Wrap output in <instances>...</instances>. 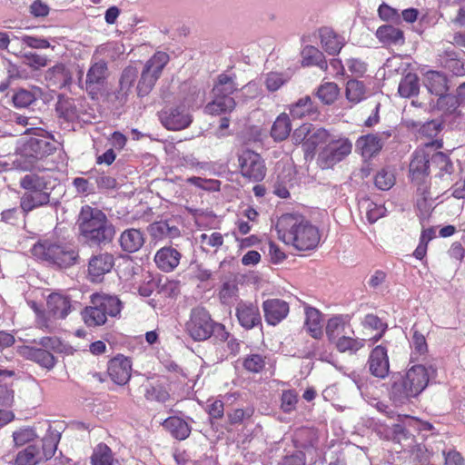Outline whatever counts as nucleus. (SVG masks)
Wrapping results in <instances>:
<instances>
[{
  "instance_id": "obj_42",
  "label": "nucleus",
  "mask_w": 465,
  "mask_h": 465,
  "mask_svg": "<svg viewBox=\"0 0 465 465\" xmlns=\"http://www.w3.org/2000/svg\"><path fill=\"white\" fill-rule=\"evenodd\" d=\"M366 93V87L362 82L358 80L348 81L346 84L345 95L351 104H356L364 100L367 96Z\"/></svg>"
},
{
  "instance_id": "obj_21",
  "label": "nucleus",
  "mask_w": 465,
  "mask_h": 465,
  "mask_svg": "<svg viewBox=\"0 0 465 465\" xmlns=\"http://www.w3.org/2000/svg\"><path fill=\"white\" fill-rule=\"evenodd\" d=\"M131 371V361L127 358L117 356L109 361L108 374L116 384H125L130 380Z\"/></svg>"
},
{
  "instance_id": "obj_46",
  "label": "nucleus",
  "mask_w": 465,
  "mask_h": 465,
  "mask_svg": "<svg viewBox=\"0 0 465 465\" xmlns=\"http://www.w3.org/2000/svg\"><path fill=\"white\" fill-rule=\"evenodd\" d=\"M398 92L402 97H411L419 92V80L416 74H408L401 81Z\"/></svg>"
},
{
  "instance_id": "obj_38",
  "label": "nucleus",
  "mask_w": 465,
  "mask_h": 465,
  "mask_svg": "<svg viewBox=\"0 0 465 465\" xmlns=\"http://www.w3.org/2000/svg\"><path fill=\"white\" fill-rule=\"evenodd\" d=\"M365 341L366 340L363 338L360 339L354 337V334H347L338 340L334 345L337 351L341 353L348 352L350 354H355L364 347Z\"/></svg>"
},
{
  "instance_id": "obj_63",
  "label": "nucleus",
  "mask_w": 465,
  "mask_h": 465,
  "mask_svg": "<svg viewBox=\"0 0 465 465\" xmlns=\"http://www.w3.org/2000/svg\"><path fill=\"white\" fill-rule=\"evenodd\" d=\"M386 209L382 205H377L374 203H370L367 210V219L371 223H375L380 218L385 215Z\"/></svg>"
},
{
  "instance_id": "obj_44",
  "label": "nucleus",
  "mask_w": 465,
  "mask_h": 465,
  "mask_svg": "<svg viewBox=\"0 0 465 465\" xmlns=\"http://www.w3.org/2000/svg\"><path fill=\"white\" fill-rule=\"evenodd\" d=\"M340 94V88L335 83L326 82L317 89L316 95L324 104H333Z\"/></svg>"
},
{
  "instance_id": "obj_18",
  "label": "nucleus",
  "mask_w": 465,
  "mask_h": 465,
  "mask_svg": "<svg viewBox=\"0 0 465 465\" xmlns=\"http://www.w3.org/2000/svg\"><path fill=\"white\" fill-rule=\"evenodd\" d=\"M235 312L239 323L246 330H251L262 323L260 310L254 303L241 301Z\"/></svg>"
},
{
  "instance_id": "obj_4",
  "label": "nucleus",
  "mask_w": 465,
  "mask_h": 465,
  "mask_svg": "<svg viewBox=\"0 0 465 465\" xmlns=\"http://www.w3.org/2000/svg\"><path fill=\"white\" fill-rule=\"evenodd\" d=\"M430 157L422 150L415 151L410 163V175L415 187V201L418 210L422 216L430 212L429 194L430 186Z\"/></svg>"
},
{
  "instance_id": "obj_7",
  "label": "nucleus",
  "mask_w": 465,
  "mask_h": 465,
  "mask_svg": "<svg viewBox=\"0 0 465 465\" xmlns=\"http://www.w3.org/2000/svg\"><path fill=\"white\" fill-rule=\"evenodd\" d=\"M121 301L116 296L94 293L91 296V305L83 312V319L89 327H96L106 322L107 316L120 313Z\"/></svg>"
},
{
  "instance_id": "obj_59",
  "label": "nucleus",
  "mask_w": 465,
  "mask_h": 465,
  "mask_svg": "<svg viewBox=\"0 0 465 465\" xmlns=\"http://www.w3.org/2000/svg\"><path fill=\"white\" fill-rule=\"evenodd\" d=\"M379 16L384 21H391L394 23H400L401 15L398 10L391 7L386 4H382L378 9Z\"/></svg>"
},
{
  "instance_id": "obj_48",
  "label": "nucleus",
  "mask_w": 465,
  "mask_h": 465,
  "mask_svg": "<svg viewBox=\"0 0 465 465\" xmlns=\"http://www.w3.org/2000/svg\"><path fill=\"white\" fill-rule=\"evenodd\" d=\"M111 449L105 444H99L94 450L91 457L92 465H113Z\"/></svg>"
},
{
  "instance_id": "obj_51",
  "label": "nucleus",
  "mask_w": 465,
  "mask_h": 465,
  "mask_svg": "<svg viewBox=\"0 0 465 465\" xmlns=\"http://www.w3.org/2000/svg\"><path fill=\"white\" fill-rule=\"evenodd\" d=\"M363 326L368 329L378 331L379 332L375 334L372 338H370V341L373 342L379 341L385 330L387 329V324L382 322L381 320L373 314H368L365 316L364 321L362 322Z\"/></svg>"
},
{
  "instance_id": "obj_39",
  "label": "nucleus",
  "mask_w": 465,
  "mask_h": 465,
  "mask_svg": "<svg viewBox=\"0 0 465 465\" xmlns=\"http://www.w3.org/2000/svg\"><path fill=\"white\" fill-rule=\"evenodd\" d=\"M56 112L60 117L68 122L80 119L79 110L73 99L60 98L56 104Z\"/></svg>"
},
{
  "instance_id": "obj_2",
  "label": "nucleus",
  "mask_w": 465,
  "mask_h": 465,
  "mask_svg": "<svg viewBox=\"0 0 465 465\" xmlns=\"http://www.w3.org/2000/svg\"><path fill=\"white\" fill-rule=\"evenodd\" d=\"M430 371L434 372L431 367L417 364L411 367L404 375L395 376L391 388V399L396 404H404L420 395L428 386Z\"/></svg>"
},
{
  "instance_id": "obj_50",
  "label": "nucleus",
  "mask_w": 465,
  "mask_h": 465,
  "mask_svg": "<svg viewBox=\"0 0 465 465\" xmlns=\"http://www.w3.org/2000/svg\"><path fill=\"white\" fill-rule=\"evenodd\" d=\"M144 397L148 401H155L163 403L169 400L170 395L163 385L159 383H148L145 386Z\"/></svg>"
},
{
  "instance_id": "obj_3",
  "label": "nucleus",
  "mask_w": 465,
  "mask_h": 465,
  "mask_svg": "<svg viewBox=\"0 0 465 465\" xmlns=\"http://www.w3.org/2000/svg\"><path fill=\"white\" fill-rule=\"evenodd\" d=\"M78 225L81 234L91 244L105 245L111 242L115 235V228L105 213L89 205L82 207Z\"/></svg>"
},
{
  "instance_id": "obj_49",
  "label": "nucleus",
  "mask_w": 465,
  "mask_h": 465,
  "mask_svg": "<svg viewBox=\"0 0 465 465\" xmlns=\"http://www.w3.org/2000/svg\"><path fill=\"white\" fill-rule=\"evenodd\" d=\"M138 71L136 68L133 66L126 67L122 74L121 79H120V89H119V94L121 96H126L133 85L137 77Z\"/></svg>"
},
{
  "instance_id": "obj_28",
  "label": "nucleus",
  "mask_w": 465,
  "mask_h": 465,
  "mask_svg": "<svg viewBox=\"0 0 465 465\" xmlns=\"http://www.w3.org/2000/svg\"><path fill=\"white\" fill-rule=\"evenodd\" d=\"M50 190L43 192H25L20 200V207L24 213H27L34 209L47 205L50 202Z\"/></svg>"
},
{
  "instance_id": "obj_16",
  "label": "nucleus",
  "mask_w": 465,
  "mask_h": 465,
  "mask_svg": "<svg viewBox=\"0 0 465 465\" xmlns=\"http://www.w3.org/2000/svg\"><path fill=\"white\" fill-rule=\"evenodd\" d=\"M114 258L111 253L104 252L93 256L88 263V276L92 282H101L104 274L111 272Z\"/></svg>"
},
{
  "instance_id": "obj_15",
  "label": "nucleus",
  "mask_w": 465,
  "mask_h": 465,
  "mask_svg": "<svg viewBox=\"0 0 465 465\" xmlns=\"http://www.w3.org/2000/svg\"><path fill=\"white\" fill-rule=\"evenodd\" d=\"M369 371L374 377L384 379L390 372V361L387 349L382 345L373 348L367 361Z\"/></svg>"
},
{
  "instance_id": "obj_10",
  "label": "nucleus",
  "mask_w": 465,
  "mask_h": 465,
  "mask_svg": "<svg viewBox=\"0 0 465 465\" xmlns=\"http://www.w3.org/2000/svg\"><path fill=\"white\" fill-rule=\"evenodd\" d=\"M168 61L166 53L157 52L146 62L137 84L138 95L143 96L152 91Z\"/></svg>"
},
{
  "instance_id": "obj_37",
  "label": "nucleus",
  "mask_w": 465,
  "mask_h": 465,
  "mask_svg": "<svg viewBox=\"0 0 465 465\" xmlns=\"http://www.w3.org/2000/svg\"><path fill=\"white\" fill-rule=\"evenodd\" d=\"M292 130V124L290 120V116L286 113H282L279 114L274 121L271 134L275 142H282L285 140Z\"/></svg>"
},
{
  "instance_id": "obj_30",
  "label": "nucleus",
  "mask_w": 465,
  "mask_h": 465,
  "mask_svg": "<svg viewBox=\"0 0 465 465\" xmlns=\"http://www.w3.org/2000/svg\"><path fill=\"white\" fill-rule=\"evenodd\" d=\"M121 248L126 252H135L142 248L144 243L143 232L138 229H127L120 236Z\"/></svg>"
},
{
  "instance_id": "obj_47",
  "label": "nucleus",
  "mask_w": 465,
  "mask_h": 465,
  "mask_svg": "<svg viewBox=\"0 0 465 465\" xmlns=\"http://www.w3.org/2000/svg\"><path fill=\"white\" fill-rule=\"evenodd\" d=\"M391 131L379 132L376 134H370L364 136H361L356 145H383L384 143H390L391 141Z\"/></svg>"
},
{
  "instance_id": "obj_26",
  "label": "nucleus",
  "mask_w": 465,
  "mask_h": 465,
  "mask_svg": "<svg viewBox=\"0 0 465 465\" xmlns=\"http://www.w3.org/2000/svg\"><path fill=\"white\" fill-rule=\"evenodd\" d=\"M47 312L56 319L65 318L71 312L72 304L68 297L52 293L47 298Z\"/></svg>"
},
{
  "instance_id": "obj_9",
  "label": "nucleus",
  "mask_w": 465,
  "mask_h": 465,
  "mask_svg": "<svg viewBox=\"0 0 465 465\" xmlns=\"http://www.w3.org/2000/svg\"><path fill=\"white\" fill-rule=\"evenodd\" d=\"M296 141H300L303 145H351V142L345 138H337L331 134L327 130L322 127L313 126L311 124H304L294 131Z\"/></svg>"
},
{
  "instance_id": "obj_22",
  "label": "nucleus",
  "mask_w": 465,
  "mask_h": 465,
  "mask_svg": "<svg viewBox=\"0 0 465 465\" xmlns=\"http://www.w3.org/2000/svg\"><path fill=\"white\" fill-rule=\"evenodd\" d=\"M148 232L155 240L174 239L180 235V229L174 219L154 222L149 225Z\"/></svg>"
},
{
  "instance_id": "obj_61",
  "label": "nucleus",
  "mask_w": 465,
  "mask_h": 465,
  "mask_svg": "<svg viewBox=\"0 0 465 465\" xmlns=\"http://www.w3.org/2000/svg\"><path fill=\"white\" fill-rule=\"evenodd\" d=\"M441 130V124L436 120H432L424 124L420 129V135L428 138H434Z\"/></svg>"
},
{
  "instance_id": "obj_36",
  "label": "nucleus",
  "mask_w": 465,
  "mask_h": 465,
  "mask_svg": "<svg viewBox=\"0 0 465 465\" xmlns=\"http://www.w3.org/2000/svg\"><path fill=\"white\" fill-rule=\"evenodd\" d=\"M305 328L310 335L315 339L322 336V314L315 308L309 307L305 310Z\"/></svg>"
},
{
  "instance_id": "obj_40",
  "label": "nucleus",
  "mask_w": 465,
  "mask_h": 465,
  "mask_svg": "<svg viewBox=\"0 0 465 465\" xmlns=\"http://www.w3.org/2000/svg\"><path fill=\"white\" fill-rule=\"evenodd\" d=\"M49 182L44 176H40L35 173L25 174L20 180V186L25 190V192H43L45 190H50Z\"/></svg>"
},
{
  "instance_id": "obj_27",
  "label": "nucleus",
  "mask_w": 465,
  "mask_h": 465,
  "mask_svg": "<svg viewBox=\"0 0 465 465\" xmlns=\"http://www.w3.org/2000/svg\"><path fill=\"white\" fill-rule=\"evenodd\" d=\"M36 99L48 100L46 94L38 86L18 89L13 95L14 105L17 108H25Z\"/></svg>"
},
{
  "instance_id": "obj_8",
  "label": "nucleus",
  "mask_w": 465,
  "mask_h": 465,
  "mask_svg": "<svg viewBox=\"0 0 465 465\" xmlns=\"http://www.w3.org/2000/svg\"><path fill=\"white\" fill-rule=\"evenodd\" d=\"M236 89L237 84L232 77L221 74L213 88V99L206 104L204 112L212 115L232 112L235 107V101L231 94Z\"/></svg>"
},
{
  "instance_id": "obj_14",
  "label": "nucleus",
  "mask_w": 465,
  "mask_h": 465,
  "mask_svg": "<svg viewBox=\"0 0 465 465\" xmlns=\"http://www.w3.org/2000/svg\"><path fill=\"white\" fill-rule=\"evenodd\" d=\"M160 119L162 124L170 130L186 128L192 122V116L185 104L163 110Z\"/></svg>"
},
{
  "instance_id": "obj_13",
  "label": "nucleus",
  "mask_w": 465,
  "mask_h": 465,
  "mask_svg": "<svg viewBox=\"0 0 465 465\" xmlns=\"http://www.w3.org/2000/svg\"><path fill=\"white\" fill-rule=\"evenodd\" d=\"M424 84L428 91L438 96L437 106L443 107L444 104L454 105L456 100L453 96L447 95V79L446 76L437 71H428L424 74Z\"/></svg>"
},
{
  "instance_id": "obj_11",
  "label": "nucleus",
  "mask_w": 465,
  "mask_h": 465,
  "mask_svg": "<svg viewBox=\"0 0 465 465\" xmlns=\"http://www.w3.org/2000/svg\"><path fill=\"white\" fill-rule=\"evenodd\" d=\"M215 324L204 308L197 307L192 310L186 330L193 340L205 341L215 331Z\"/></svg>"
},
{
  "instance_id": "obj_34",
  "label": "nucleus",
  "mask_w": 465,
  "mask_h": 465,
  "mask_svg": "<svg viewBox=\"0 0 465 465\" xmlns=\"http://www.w3.org/2000/svg\"><path fill=\"white\" fill-rule=\"evenodd\" d=\"M23 354L27 359L37 362L44 368L51 370L55 364L54 355L47 350L35 347H25L23 349Z\"/></svg>"
},
{
  "instance_id": "obj_12",
  "label": "nucleus",
  "mask_w": 465,
  "mask_h": 465,
  "mask_svg": "<svg viewBox=\"0 0 465 465\" xmlns=\"http://www.w3.org/2000/svg\"><path fill=\"white\" fill-rule=\"evenodd\" d=\"M241 173L253 182L262 181L266 168L260 154L250 149L243 150L238 157Z\"/></svg>"
},
{
  "instance_id": "obj_17",
  "label": "nucleus",
  "mask_w": 465,
  "mask_h": 465,
  "mask_svg": "<svg viewBox=\"0 0 465 465\" xmlns=\"http://www.w3.org/2000/svg\"><path fill=\"white\" fill-rule=\"evenodd\" d=\"M264 319L269 325L275 326L284 320L290 311L289 304L281 299H268L262 303Z\"/></svg>"
},
{
  "instance_id": "obj_31",
  "label": "nucleus",
  "mask_w": 465,
  "mask_h": 465,
  "mask_svg": "<svg viewBox=\"0 0 465 465\" xmlns=\"http://www.w3.org/2000/svg\"><path fill=\"white\" fill-rule=\"evenodd\" d=\"M163 428L176 440H183L191 433V426L183 419L172 416L163 422Z\"/></svg>"
},
{
  "instance_id": "obj_23",
  "label": "nucleus",
  "mask_w": 465,
  "mask_h": 465,
  "mask_svg": "<svg viewBox=\"0 0 465 465\" xmlns=\"http://www.w3.org/2000/svg\"><path fill=\"white\" fill-rule=\"evenodd\" d=\"M15 156L12 163L15 168L22 171L40 170L36 163L39 159L43 158V154L39 155L35 147H21L16 150Z\"/></svg>"
},
{
  "instance_id": "obj_20",
  "label": "nucleus",
  "mask_w": 465,
  "mask_h": 465,
  "mask_svg": "<svg viewBox=\"0 0 465 465\" xmlns=\"http://www.w3.org/2000/svg\"><path fill=\"white\" fill-rule=\"evenodd\" d=\"M325 331L328 340L333 344L347 334H354L350 319L348 316L343 315H336L330 318Z\"/></svg>"
},
{
  "instance_id": "obj_55",
  "label": "nucleus",
  "mask_w": 465,
  "mask_h": 465,
  "mask_svg": "<svg viewBox=\"0 0 465 465\" xmlns=\"http://www.w3.org/2000/svg\"><path fill=\"white\" fill-rule=\"evenodd\" d=\"M36 438V433L34 429L25 427L13 432V440L15 445L17 447L23 446Z\"/></svg>"
},
{
  "instance_id": "obj_53",
  "label": "nucleus",
  "mask_w": 465,
  "mask_h": 465,
  "mask_svg": "<svg viewBox=\"0 0 465 465\" xmlns=\"http://www.w3.org/2000/svg\"><path fill=\"white\" fill-rule=\"evenodd\" d=\"M14 39L19 40L22 45L32 49H46L51 47L49 41L43 37L25 35L21 37L14 36Z\"/></svg>"
},
{
  "instance_id": "obj_43",
  "label": "nucleus",
  "mask_w": 465,
  "mask_h": 465,
  "mask_svg": "<svg viewBox=\"0 0 465 465\" xmlns=\"http://www.w3.org/2000/svg\"><path fill=\"white\" fill-rule=\"evenodd\" d=\"M376 35L382 43L386 44H401L404 40L402 31L389 25L380 26Z\"/></svg>"
},
{
  "instance_id": "obj_41",
  "label": "nucleus",
  "mask_w": 465,
  "mask_h": 465,
  "mask_svg": "<svg viewBox=\"0 0 465 465\" xmlns=\"http://www.w3.org/2000/svg\"><path fill=\"white\" fill-rule=\"evenodd\" d=\"M44 460L42 452L35 445H29L24 450L18 452L15 465H36Z\"/></svg>"
},
{
  "instance_id": "obj_5",
  "label": "nucleus",
  "mask_w": 465,
  "mask_h": 465,
  "mask_svg": "<svg viewBox=\"0 0 465 465\" xmlns=\"http://www.w3.org/2000/svg\"><path fill=\"white\" fill-rule=\"evenodd\" d=\"M430 164L434 170L433 176L430 177V186L429 194L430 210L435 200L440 195L447 193L453 182L460 176L456 171L453 162L449 154L443 152H436L430 156Z\"/></svg>"
},
{
  "instance_id": "obj_24",
  "label": "nucleus",
  "mask_w": 465,
  "mask_h": 465,
  "mask_svg": "<svg viewBox=\"0 0 465 465\" xmlns=\"http://www.w3.org/2000/svg\"><path fill=\"white\" fill-rule=\"evenodd\" d=\"M182 254L172 246H165L157 251L154 262L157 267L164 272H173L180 263Z\"/></svg>"
},
{
  "instance_id": "obj_6",
  "label": "nucleus",
  "mask_w": 465,
  "mask_h": 465,
  "mask_svg": "<svg viewBox=\"0 0 465 465\" xmlns=\"http://www.w3.org/2000/svg\"><path fill=\"white\" fill-rule=\"evenodd\" d=\"M32 254L39 259L58 268H68L78 262V252L65 244L39 242L32 248Z\"/></svg>"
},
{
  "instance_id": "obj_45",
  "label": "nucleus",
  "mask_w": 465,
  "mask_h": 465,
  "mask_svg": "<svg viewBox=\"0 0 465 465\" xmlns=\"http://www.w3.org/2000/svg\"><path fill=\"white\" fill-rule=\"evenodd\" d=\"M302 64L305 66L318 65L321 69L326 66L322 53L314 46H305L302 52Z\"/></svg>"
},
{
  "instance_id": "obj_58",
  "label": "nucleus",
  "mask_w": 465,
  "mask_h": 465,
  "mask_svg": "<svg viewBox=\"0 0 465 465\" xmlns=\"http://www.w3.org/2000/svg\"><path fill=\"white\" fill-rule=\"evenodd\" d=\"M413 334L411 338V345L414 348L415 351L419 354H425L428 351V346L426 342L425 336L420 333L417 329L416 325L412 328Z\"/></svg>"
},
{
  "instance_id": "obj_60",
  "label": "nucleus",
  "mask_w": 465,
  "mask_h": 465,
  "mask_svg": "<svg viewBox=\"0 0 465 465\" xmlns=\"http://www.w3.org/2000/svg\"><path fill=\"white\" fill-rule=\"evenodd\" d=\"M56 436L50 435L43 439L42 456L44 457V460H48L54 456L56 450Z\"/></svg>"
},
{
  "instance_id": "obj_52",
  "label": "nucleus",
  "mask_w": 465,
  "mask_h": 465,
  "mask_svg": "<svg viewBox=\"0 0 465 465\" xmlns=\"http://www.w3.org/2000/svg\"><path fill=\"white\" fill-rule=\"evenodd\" d=\"M242 365L246 371L258 373L265 366V357L261 354H250L244 359Z\"/></svg>"
},
{
  "instance_id": "obj_56",
  "label": "nucleus",
  "mask_w": 465,
  "mask_h": 465,
  "mask_svg": "<svg viewBox=\"0 0 465 465\" xmlns=\"http://www.w3.org/2000/svg\"><path fill=\"white\" fill-rule=\"evenodd\" d=\"M281 401V408L282 411L289 413L296 408L298 394L292 390L284 391L282 394Z\"/></svg>"
},
{
  "instance_id": "obj_19",
  "label": "nucleus",
  "mask_w": 465,
  "mask_h": 465,
  "mask_svg": "<svg viewBox=\"0 0 465 465\" xmlns=\"http://www.w3.org/2000/svg\"><path fill=\"white\" fill-rule=\"evenodd\" d=\"M107 77V64L99 60L92 64L86 74V90L94 97L103 87Z\"/></svg>"
},
{
  "instance_id": "obj_62",
  "label": "nucleus",
  "mask_w": 465,
  "mask_h": 465,
  "mask_svg": "<svg viewBox=\"0 0 465 465\" xmlns=\"http://www.w3.org/2000/svg\"><path fill=\"white\" fill-rule=\"evenodd\" d=\"M22 145H50V142L45 137V132L42 129H35L28 141L23 142Z\"/></svg>"
},
{
  "instance_id": "obj_54",
  "label": "nucleus",
  "mask_w": 465,
  "mask_h": 465,
  "mask_svg": "<svg viewBox=\"0 0 465 465\" xmlns=\"http://www.w3.org/2000/svg\"><path fill=\"white\" fill-rule=\"evenodd\" d=\"M395 183L394 173L387 169L381 170L375 176V185L380 190H389Z\"/></svg>"
},
{
  "instance_id": "obj_33",
  "label": "nucleus",
  "mask_w": 465,
  "mask_h": 465,
  "mask_svg": "<svg viewBox=\"0 0 465 465\" xmlns=\"http://www.w3.org/2000/svg\"><path fill=\"white\" fill-rule=\"evenodd\" d=\"M320 39L322 47L329 54H338L344 45V39L328 27L320 30Z\"/></svg>"
},
{
  "instance_id": "obj_57",
  "label": "nucleus",
  "mask_w": 465,
  "mask_h": 465,
  "mask_svg": "<svg viewBox=\"0 0 465 465\" xmlns=\"http://www.w3.org/2000/svg\"><path fill=\"white\" fill-rule=\"evenodd\" d=\"M287 81L288 77H285L282 74L272 72L265 78V85L269 91L274 92L281 88Z\"/></svg>"
},
{
  "instance_id": "obj_35",
  "label": "nucleus",
  "mask_w": 465,
  "mask_h": 465,
  "mask_svg": "<svg viewBox=\"0 0 465 465\" xmlns=\"http://www.w3.org/2000/svg\"><path fill=\"white\" fill-rule=\"evenodd\" d=\"M45 78L48 82L49 86L62 88L69 82L70 75L65 66L58 64L45 72Z\"/></svg>"
},
{
  "instance_id": "obj_32",
  "label": "nucleus",
  "mask_w": 465,
  "mask_h": 465,
  "mask_svg": "<svg viewBox=\"0 0 465 465\" xmlns=\"http://www.w3.org/2000/svg\"><path fill=\"white\" fill-rule=\"evenodd\" d=\"M8 52L17 57H20L25 65L34 70L45 67L49 62L46 55L40 54L32 51L23 52L22 49L15 48L14 45L11 46V49L8 50Z\"/></svg>"
},
{
  "instance_id": "obj_64",
  "label": "nucleus",
  "mask_w": 465,
  "mask_h": 465,
  "mask_svg": "<svg viewBox=\"0 0 465 465\" xmlns=\"http://www.w3.org/2000/svg\"><path fill=\"white\" fill-rule=\"evenodd\" d=\"M346 66L352 74L357 76L363 75L367 70V64L363 61L357 58H351L347 60Z\"/></svg>"
},
{
  "instance_id": "obj_25",
  "label": "nucleus",
  "mask_w": 465,
  "mask_h": 465,
  "mask_svg": "<svg viewBox=\"0 0 465 465\" xmlns=\"http://www.w3.org/2000/svg\"><path fill=\"white\" fill-rule=\"evenodd\" d=\"M317 162L322 168H330L351 153V147H320Z\"/></svg>"
},
{
  "instance_id": "obj_1",
  "label": "nucleus",
  "mask_w": 465,
  "mask_h": 465,
  "mask_svg": "<svg viewBox=\"0 0 465 465\" xmlns=\"http://www.w3.org/2000/svg\"><path fill=\"white\" fill-rule=\"evenodd\" d=\"M275 229L279 240L298 251L314 250L321 240L318 228L299 214H282L277 220Z\"/></svg>"
},
{
  "instance_id": "obj_29",
  "label": "nucleus",
  "mask_w": 465,
  "mask_h": 465,
  "mask_svg": "<svg viewBox=\"0 0 465 465\" xmlns=\"http://www.w3.org/2000/svg\"><path fill=\"white\" fill-rule=\"evenodd\" d=\"M289 112L293 119H302L304 117L316 116L318 114V108L312 99L309 95H306L290 104Z\"/></svg>"
}]
</instances>
